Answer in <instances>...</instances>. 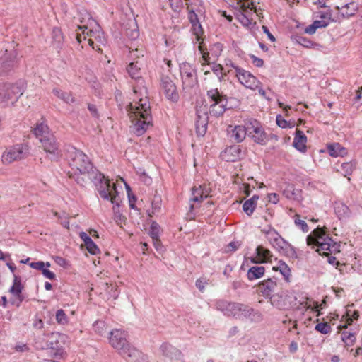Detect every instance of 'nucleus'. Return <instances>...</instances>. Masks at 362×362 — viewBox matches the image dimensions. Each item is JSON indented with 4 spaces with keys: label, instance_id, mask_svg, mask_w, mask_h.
I'll return each instance as SVG.
<instances>
[{
    "label": "nucleus",
    "instance_id": "8fccbe9b",
    "mask_svg": "<svg viewBox=\"0 0 362 362\" xmlns=\"http://www.w3.org/2000/svg\"><path fill=\"white\" fill-rule=\"evenodd\" d=\"M315 329L322 334H328L331 332V327L327 322H320L316 325Z\"/></svg>",
    "mask_w": 362,
    "mask_h": 362
},
{
    "label": "nucleus",
    "instance_id": "13d9d810",
    "mask_svg": "<svg viewBox=\"0 0 362 362\" xmlns=\"http://www.w3.org/2000/svg\"><path fill=\"white\" fill-rule=\"evenodd\" d=\"M95 331L98 332L99 334L103 335L106 330L105 325L103 322L96 321L93 325Z\"/></svg>",
    "mask_w": 362,
    "mask_h": 362
},
{
    "label": "nucleus",
    "instance_id": "c756f323",
    "mask_svg": "<svg viewBox=\"0 0 362 362\" xmlns=\"http://www.w3.org/2000/svg\"><path fill=\"white\" fill-rule=\"evenodd\" d=\"M327 151L329 155L332 157L344 156L346 154V148L342 147L338 143L329 145L327 147Z\"/></svg>",
    "mask_w": 362,
    "mask_h": 362
},
{
    "label": "nucleus",
    "instance_id": "473e14b6",
    "mask_svg": "<svg viewBox=\"0 0 362 362\" xmlns=\"http://www.w3.org/2000/svg\"><path fill=\"white\" fill-rule=\"evenodd\" d=\"M259 199V197L257 195L252 196V198L245 202L243 205V211L248 215L250 216L254 212L256 206L257 202Z\"/></svg>",
    "mask_w": 362,
    "mask_h": 362
},
{
    "label": "nucleus",
    "instance_id": "f03ea898",
    "mask_svg": "<svg viewBox=\"0 0 362 362\" xmlns=\"http://www.w3.org/2000/svg\"><path fill=\"white\" fill-rule=\"evenodd\" d=\"M127 110L132 123L131 132L136 136H141L152 126L150 103L146 95L140 98L139 100L130 103Z\"/></svg>",
    "mask_w": 362,
    "mask_h": 362
},
{
    "label": "nucleus",
    "instance_id": "4468645a",
    "mask_svg": "<svg viewBox=\"0 0 362 362\" xmlns=\"http://www.w3.org/2000/svg\"><path fill=\"white\" fill-rule=\"evenodd\" d=\"M235 76L246 88L256 90L261 85L260 81L255 76L243 68H237Z\"/></svg>",
    "mask_w": 362,
    "mask_h": 362
},
{
    "label": "nucleus",
    "instance_id": "6e6d98bb",
    "mask_svg": "<svg viewBox=\"0 0 362 362\" xmlns=\"http://www.w3.org/2000/svg\"><path fill=\"white\" fill-rule=\"evenodd\" d=\"M85 246L87 250L92 255H95L100 253V249L93 240L89 241Z\"/></svg>",
    "mask_w": 362,
    "mask_h": 362
},
{
    "label": "nucleus",
    "instance_id": "2eb2a0df",
    "mask_svg": "<svg viewBox=\"0 0 362 362\" xmlns=\"http://www.w3.org/2000/svg\"><path fill=\"white\" fill-rule=\"evenodd\" d=\"M180 72L184 89L192 88L197 84L196 71L189 64H183Z\"/></svg>",
    "mask_w": 362,
    "mask_h": 362
},
{
    "label": "nucleus",
    "instance_id": "72a5a7b5",
    "mask_svg": "<svg viewBox=\"0 0 362 362\" xmlns=\"http://www.w3.org/2000/svg\"><path fill=\"white\" fill-rule=\"evenodd\" d=\"M273 269L275 271H279L284 279L287 282L290 281L291 269L284 262L280 261L276 267H273Z\"/></svg>",
    "mask_w": 362,
    "mask_h": 362
},
{
    "label": "nucleus",
    "instance_id": "680f3d73",
    "mask_svg": "<svg viewBox=\"0 0 362 362\" xmlns=\"http://www.w3.org/2000/svg\"><path fill=\"white\" fill-rule=\"evenodd\" d=\"M168 1L170 2L171 8L174 11H178L182 6V0H168Z\"/></svg>",
    "mask_w": 362,
    "mask_h": 362
},
{
    "label": "nucleus",
    "instance_id": "6ab92c4d",
    "mask_svg": "<svg viewBox=\"0 0 362 362\" xmlns=\"http://www.w3.org/2000/svg\"><path fill=\"white\" fill-rule=\"evenodd\" d=\"M279 288L276 279H268L259 285V290L265 297H271Z\"/></svg>",
    "mask_w": 362,
    "mask_h": 362
},
{
    "label": "nucleus",
    "instance_id": "3c124183",
    "mask_svg": "<svg viewBox=\"0 0 362 362\" xmlns=\"http://www.w3.org/2000/svg\"><path fill=\"white\" fill-rule=\"evenodd\" d=\"M160 226L156 223L153 222L151 225L149 234L152 239H156L159 236Z\"/></svg>",
    "mask_w": 362,
    "mask_h": 362
},
{
    "label": "nucleus",
    "instance_id": "49530a36",
    "mask_svg": "<svg viewBox=\"0 0 362 362\" xmlns=\"http://www.w3.org/2000/svg\"><path fill=\"white\" fill-rule=\"evenodd\" d=\"M223 68L226 69L225 72L226 74H230L234 70L235 74H237V68H240L238 66L235 65L230 59H226L225 62V65Z\"/></svg>",
    "mask_w": 362,
    "mask_h": 362
},
{
    "label": "nucleus",
    "instance_id": "a18cd8bd",
    "mask_svg": "<svg viewBox=\"0 0 362 362\" xmlns=\"http://www.w3.org/2000/svg\"><path fill=\"white\" fill-rule=\"evenodd\" d=\"M285 197L289 199H296L297 197V192H295L293 186L292 185H287L286 187L283 191Z\"/></svg>",
    "mask_w": 362,
    "mask_h": 362
},
{
    "label": "nucleus",
    "instance_id": "7ed1b4c3",
    "mask_svg": "<svg viewBox=\"0 0 362 362\" xmlns=\"http://www.w3.org/2000/svg\"><path fill=\"white\" fill-rule=\"evenodd\" d=\"M84 16L80 18L81 25L78 26L76 38L78 43L86 41L93 49L100 51V47L105 45L106 39L100 27L90 15L84 11Z\"/></svg>",
    "mask_w": 362,
    "mask_h": 362
},
{
    "label": "nucleus",
    "instance_id": "1a4fd4ad",
    "mask_svg": "<svg viewBox=\"0 0 362 362\" xmlns=\"http://www.w3.org/2000/svg\"><path fill=\"white\" fill-rule=\"evenodd\" d=\"M237 6L239 11L236 13V18L245 27L250 28L255 23L251 18L254 9L253 3L250 0H238Z\"/></svg>",
    "mask_w": 362,
    "mask_h": 362
},
{
    "label": "nucleus",
    "instance_id": "9d476101",
    "mask_svg": "<svg viewBox=\"0 0 362 362\" xmlns=\"http://www.w3.org/2000/svg\"><path fill=\"white\" fill-rule=\"evenodd\" d=\"M27 146L16 145L7 148L1 156V161L5 165H8L13 161L21 160L28 155Z\"/></svg>",
    "mask_w": 362,
    "mask_h": 362
},
{
    "label": "nucleus",
    "instance_id": "aec40b11",
    "mask_svg": "<svg viewBox=\"0 0 362 362\" xmlns=\"http://www.w3.org/2000/svg\"><path fill=\"white\" fill-rule=\"evenodd\" d=\"M64 45V35L60 28H54L51 35L50 47L59 53Z\"/></svg>",
    "mask_w": 362,
    "mask_h": 362
},
{
    "label": "nucleus",
    "instance_id": "ea45409f",
    "mask_svg": "<svg viewBox=\"0 0 362 362\" xmlns=\"http://www.w3.org/2000/svg\"><path fill=\"white\" fill-rule=\"evenodd\" d=\"M55 319L57 322L60 325H66L69 323V318L62 309L57 310L55 314Z\"/></svg>",
    "mask_w": 362,
    "mask_h": 362
},
{
    "label": "nucleus",
    "instance_id": "bb28decb",
    "mask_svg": "<svg viewBox=\"0 0 362 362\" xmlns=\"http://www.w3.org/2000/svg\"><path fill=\"white\" fill-rule=\"evenodd\" d=\"M124 354H119L122 357L125 358L128 361H137L140 356H141V352L135 349L134 347L132 346L129 343H128L124 347Z\"/></svg>",
    "mask_w": 362,
    "mask_h": 362
},
{
    "label": "nucleus",
    "instance_id": "603ef678",
    "mask_svg": "<svg viewBox=\"0 0 362 362\" xmlns=\"http://www.w3.org/2000/svg\"><path fill=\"white\" fill-rule=\"evenodd\" d=\"M54 216H57L59 221H60V223L66 228L69 229V223L67 221L68 217L66 214L63 212L62 214H58L57 212L54 211L53 212Z\"/></svg>",
    "mask_w": 362,
    "mask_h": 362
},
{
    "label": "nucleus",
    "instance_id": "6e6552de",
    "mask_svg": "<svg viewBox=\"0 0 362 362\" xmlns=\"http://www.w3.org/2000/svg\"><path fill=\"white\" fill-rule=\"evenodd\" d=\"M207 96L210 103L209 113L214 117L222 115L228 104L227 98L221 93L217 88L211 89L207 91Z\"/></svg>",
    "mask_w": 362,
    "mask_h": 362
},
{
    "label": "nucleus",
    "instance_id": "58836bf2",
    "mask_svg": "<svg viewBox=\"0 0 362 362\" xmlns=\"http://www.w3.org/2000/svg\"><path fill=\"white\" fill-rule=\"evenodd\" d=\"M248 313L245 314V319H250L252 322H259L262 320V314L247 305Z\"/></svg>",
    "mask_w": 362,
    "mask_h": 362
},
{
    "label": "nucleus",
    "instance_id": "5701e85b",
    "mask_svg": "<svg viewBox=\"0 0 362 362\" xmlns=\"http://www.w3.org/2000/svg\"><path fill=\"white\" fill-rule=\"evenodd\" d=\"M256 257L252 259L254 263H264L271 262L272 254L269 250L264 248L262 245L257 246L256 248Z\"/></svg>",
    "mask_w": 362,
    "mask_h": 362
},
{
    "label": "nucleus",
    "instance_id": "f3484780",
    "mask_svg": "<svg viewBox=\"0 0 362 362\" xmlns=\"http://www.w3.org/2000/svg\"><path fill=\"white\" fill-rule=\"evenodd\" d=\"M161 89L166 98L172 102L179 100V94L177 88L173 81L168 76H163L160 81Z\"/></svg>",
    "mask_w": 362,
    "mask_h": 362
},
{
    "label": "nucleus",
    "instance_id": "e2e57ef3",
    "mask_svg": "<svg viewBox=\"0 0 362 362\" xmlns=\"http://www.w3.org/2000/svg\"><path fill=\"white\" fill-rule=\"evenodd\" d=\"M189 19L192 24L199 23L197 14L195 13L194 8L188 9Z\"/></svg>",
    "mask_w": 362,
    "mask_h": 362
},
{
    "label": "nucleus",
    "instance_id": "a878e982",
    "mask_svg": "<svg viewBox=\"0 0 362 362\" xmlns=\"http://www.w3.org/2000/svg\"><path fill=\"white\" fill-rule=\"evenodd\" d=\"M32 132L34 136L42 144V149L45 151V146L43 144V141L45 139V125L43 119L36 124V126L33 129Z\"/></svg>",
    "mask_w": 362,
    "mask_h": 362
},
{
    "label": "nucleus",
    "instance_id": "412c9836",
    "mask_svg": "<svg viewBox=\"0 0 362 362\" xmlns=\"http://www.w3.org/2000/svg\"><path fill=\"white\" fill-rule=\"evenodd\" d=\"M16 64V54L15 52L8 53L6 50V54L4 57L0 58V74L6 73L10 71Z\"/></svg>",
    "mask_w": 362,
    "mask_h": 362
},
{
    "label": "nucleus",
    "instance_id": "5fc2aeb1",
    "mask_svg": "<svg viewBox=\"0 0 362 362\" xmlns=\"http://www.w3.org/2000/svg\"><path fill=\"white\" fill-rule=\"evenodd\" d=\"M209 284V279L206 277H200L196 281L195 285L197 288L201 291L204 292L205 287Z\"/></svg>",
    "mask_w": 362,
    "mask_h": 362
},
{
    "label": "nucleus",
    "instance_id": "7c9ffc66",
    "mask_svg": "<svg viewBox=\"0 0 362 362\" xmlns=\"http://www.w3.org/2000/svg\"><path fill=\"white\" fill-rule=\"evenodd\" d=\"M336 8L340 11V14L344 18H349L354 14L356 7L354 3L346 4L341 7L337 6Z\"/></svg>",
    "mask_w": 362,
    "mask_h": 362
},
{
    "label": "nucleus",
    "instance_id": "de8ad7c7",
    "mask_svg": "<svg viewBox=\"0 0 362 362\" xmlns=\"http://www.w3.org/2000/svg\"><path fill=\"white\" fill-rule=\"evenodd\" d=\"M186 4L187 6V9L194 8H196V10L198 12H202V10L199 9L200 7L202 6V0H185Z\"/></svg>",
    "mask_w": 362,
    "mask_h": 362
},
{
    "label": "nucleus",
    "instance_id": "e433bc0d",
    "mask_svg": "<svg viewBox=\"0 0 362 362\" xmlns=\"http://www.w3.org/2000/svg\"><path fill=\"white\" fill-rule=\"evenodd\" d=\"M355 168V163L346 162L343 163L340 166V169H337V171L341 173L344 177H347L352 174Z\"/></svg>",
    "mask_w": 362,
    "mask_h": 362
},
{
    "label": "nucleus",
    "instance_id": "ddd939ff",
    "mask_svg": "<svg viewBox=\"0 0 362 362\" xmlns=\"http://www.w3.org/2000/svg\"><path fill=\"white\" fill-rule=\"evenodd\" d=\"M62 151L55 136L47 131V161L58 162L62 158Z\"/></svg>",
    "mask_w": 362,
    "mask_h": 362
},
{
    "label": "nucleus",
    "instance_id": "c03bdc74",
    "mask_svg": "<svg viewBox=\"0 0 362 362\" xmlns=\"http://www.w3.org/2000/svg\"><path fill=\"white\" fill-rule=\"evenodd\" d=\"M213 72L217 76L219 81H221L225 76H226L225 70L226 69L221 64H214L211 67Z\"/></svg>",
    "mask_w": 362,
    "mask_h": 362
},
{
    "label": "nucleus",
    "instance_id": "dca6fc26",
    "mask_svg": "<svg viewBox=\"0 0 362 362\" xmlns=\"http://www.w3.org/2000/svg\"><path fill=\"white\" fill-rule=\"evenodd\" d=\"M262 232L265 235L270 244L277 250L279 248L287 247V242L271 226L264 228L262 229Z\"/></svg>",
    "mask_w": 362,
    "mask_h": 362
},
{
    "label": "nucleus",
    "instance_id": "f8f14e48",
    "mask_svg": "<svg viewBox=\"0 0 362 362\" xmlns=\"http://www.w3.org/2000/svg\"><path fill=\"white\" fill-rule=\"evenodd\" d=\"M127 332L122 329H115L110 332L109 343L119 354H124V347L129 343Z\"/></svg>",
    "mask_w": 362,
    "mask_h": 362
},
{
    "label": "nucleus",
    "instance_id": "f704fd0d",
    "mask_svg": "<svg viewBox=\"0 0 362 362\" xmlns=\"http://www.w3.org/2000/svg\"><path fill=\"white\" fill-rule=\"evenodd\" d=\"M125 35L132 40H134L139 37V33L134 20L130 21L129 27L125 29Z\"/></svg>",
    "mask_w": 362,
    "mask_h": 362
},
{
    "label": "nucleus",
    "instance_id": "0e129e2a",
    "mask_svg": "<svg viewBox=\"0 0 362 362\" xmlns=\"http://www.w3.org/2000/svg\"><path fill=\"white\" fill-rule=\"evenodd\" d=\"M298 42L305 47H310L313 45L311 41L303 37H299Z\"/></svg>",
    "mask_w": 362,
    "mask_h": 362
},
{
    "label": "nucleus",
    "instance_id": "79ce46f5",
    "mask_svg": "<svg viewBox=\"0 0 362 362\" xmlns=\"http://www.w3.org/2000/svg\"><path fill=\"white\" fill-rule=\"evenodd\" d=\"M198 117L199 120H197L196 123L197 133L199 136H204L206 132L207 123L205 119L201 120L200 116H198Z\"/></svg>",
    "mask_w": 362,
    "mask_h": 362
},
{
    "label": "nucleus",
    "instance_id": "f257e3e1",
    "mask_svg": "<svg viewBox=\"0 0 362 362\" xmlns=\"http://www.w3.org/2000/svg\"><path fill=\"white\" fill-rule=\"evenodd\" d=\"M66 160L71 170L68 174L76 182L82 186L88 182H99L98 191L100 197L117 206L121 202L119 193L115 183L106 178L103 174L95 169L88 157L81 151L74 147L67 151Z\"/></svg>",
    "mask_w": 362,
    "mask_h": 362
},
{
    "label": "nucleus",
    "instance_id": "09e8293b",
    "mask_svg": "<svg viewBox=\"0 0 362 362\" xmlns=\"http://www.w3.org/2000/svg\"><path fill=\"white\" fill-rule=\"evenodd\" d=\"M192 29L193 33L196 36V39L197 42H199L201 40V36L203 34V29L199 22L197 23L192 24Z\"/></svg>",
    "mask_w": 362,
    "mask_h": 362
},
{
    "label": "nucleus",
    "instance_id": "4d7b16f0",
    "mask_svg": "<svg viewBox=\"0 0 362 362\" xmlns=\"http://www.w3.org/2000/svg\"><path fill=\"white\" fill-rule=\"evenodd\" d=\"M294 222H295V224L297 226H298L299 228H300L301 230L303 232H308V226L306 222L305 221H303V220L300 219V216L299 215H296L295 216Z\"/></svg>",
    "mask_w": 362,
    "mask_h": 362
},
{
    "label": "nucleus",
    "instance_id": "864d4df0",
    "mask_svg": "<svg viewBox=\"0 0 362 362\" xmlns=\"http://www.w3.org/2000/svg\"><path fill=\"white\" fill-rule=\"evenodd\" d=\"M278 250L279 252L284 253L288 257H296V252L295 250L288 243H287V247H285L284 248H279Z\"/></svg>",
    "mask_w": 362,
    "mask_h": 362
},
{
    "label": "nucleus",
    "instance_id": "423d86ee",
    "mask_svg": "<svg viewBox=\"0 0 362 362\" xmlns=\"http://www.w3.org/2000/svg\"><path fill=\"white\" fill-rule=\"evenodd\" d=\"M63 336L59 333H52L47 339V356L51 359H47V362H59L58 360L63 358L64 351L63 349Z\"/></svg>",
    "mask_w": 362,
    "mask_h": 362
},
{
    "label": "nucleus",
    "instance_id": "052dcab7",
    "mask_svg": "<svg viewBox=\"0 0 362 362\" xmlns=\"http://www.w3.org/2000/svg\"><path fill=\"white\" fill-rule=\"evenodd\" d=\"M276 124L281 128L292 127L293 125H290L289 123L284 119L281 115L276 117Z\"/></svg>",
    "mask_w": 362,
    "mask_h": 362
},
{
    "label": "nucleus",
    "instance_id": "a211bd4d",
    "mask_svg": "<svg viewBox=\"0 0 362 362\" xmlns=\"http://www.w3.org/2000/svg\"><path fill=\"white\" fill-rule=\"evenodd\" d=\"M247 130L246 124L245 126L237 125L235 127L229 125L227 129L229 136L236 143L242 142L245 139Z\"/></svg>",
    "mask_w": 362,
    "mask_h": 362
},
{
    "label": "nucleus",
    "instance_id": "774afa93",
    "mask_svg": "<svg viewBox=\"0 0 362 362\" xmlns=\"http://www.w3.org/2000/svg\"><path fill=\"white\" fill-rule=\"evenodd\" d=\"M88 109L93 117L98 118L99 115L95 105L88 104Z\"/></svg>",
    "mask_w": 362,
    "mask_h": 362
},
{
    "label": "nucleus",
    "instance_id": "cd10ccee",
    "mask_svg": "<svg viewBox=\"0 0 362 362\" xmlns=\"http://www.w3.org/2000/svg\"><path fill=\"white\" fill-rule=\"evenodd\" d=\"M240 153L239 146H231L225 150L223 156L227 161H235L239 158Z\"/></svg>",
    "mask_w": 362,
    "mask_h": 362
},
{
    "label": "nucleus",
    "instance_id": "4be33fe9",
    "mask_svg": "<svg viewBox=\"0 0 362 362\" xmlns=\"http://www.w3.org/2000/svg\"><path fill=\"white\" fill-rule=\"evenodd\" d=\"M211 192V189L206 185H199L198 187L194 186L192 188V197L190 202H200L203 199L207 198Z\"/></svg>",
    "mask_w": 362,
    "mask_h": 362
},
{
    "label": "nucleus",
    "instance_id": "0eeeda50",
    "mask_svg": "<svg viewBox=\"0 0 362 362\" xmlns=\"http://www.w3.org/2000/svg\"><path fill=\"white\" fill-rule=\"evenodd\" d=\"M24 88L19 83H4L0 84V103L14 105L23 94Z\"/></svg>",
    "mask_w": 362,
    "mask_h": 362
},
{
    "label": "nucleus",
    "instance_id": "393cba45",
    "mask_svg": "<svg viewBox=\"0 0 362 362\" xmlns=\"http://www.w3.org/2000/svg\"><path fill=\"white\" fill-rule=\"evenodd\" d=\"M307 137L303 132L296 129V136L293 139V146L299 151L305 152L306 151Z\"/></svg>",
    "mask_w": 362,
    "mask_h": 362
},
{
    "label": "nucleus",
    "instance_id": "37998d69",
    "mask_svg": "<svg viewBox=\"0 0 362 362\" xmlns=\"http://www.w3.org/2000/svg\"><path fill=\"white\" fill-rule=\"evenodd\" d=\"M199 50L200 52V53L202 54V64H204L205 63H209V61L211 59L209 55V52L206 51V48L204 47V45L203 44V42H199Z\"/></svg>",
    "mask_w": 362,
    "mask_h": 362
},
{
    "label": "nucleus",
    "instance_id": "a19ab883",
    "mask_svg": "<svg viewBox=\"0 0 362 362\" xmlns=\"http://www.w3.org/2000/svg\"><path fill=\"white\" fill-rule=\"evenodd\" d=\"M341 337L346 346H351L356 341V337L353 333L343 332Z\"/></svg>",
    "mask_w": 362,
    "mask_h": 362
},
{
    "label": "nucleus",
    "instance_id": "c9c22d12",
    "mask_svg": "<svg viewBox=\"0 0 362 362\" xmlns=\"http://www.w3.org/2000/svg\"><path fill=\"white\" fill-rule=\"evenodd\" d=\"M53 93L56 96L68 104H71L75 101L71 92H64L60 89L54 88Z\"/></svg>",
    "mask_w": 362,
    "mask_h": 362
},
{
    "label": "nucleus",
    "instance_id": "9b49d317",
    "mask_svg": "<svg viewBox=\"0 0 362 362\" xmlns=\"http://www.w3.org/2000/svg\"><path fill=\"white\" fill-rule=\"evenodd\" d=\"M247 127V134L257 144H264L267 141L266 134L260 124L255 119H250L246 122Z\"/></svg>",
    "mask_w": 362,
    "mask_h": 362
},
{
    "label": "nucleus",
    "instance_id": "20e7f679",
    "mask_svg": "<svg viewBox=\"0 0 362 362\" xmlns=\"http://www.w3.org/2000/svg\"><path fill=\"white\" fill-rule=\"evenodd\" d=\"M306 240L308 245H316V251L320 254L327 255L328 252L332 253L338 250L337 244L320 228L315 229L313 235H309Z\"/></svg>",
    "mask_w": 362,
    "mask_h": 362
},
{
    "label": "nucleus",
    "instance_id": "bf43d9fd",
    "mask_svg": "<svg viewBox=\"0 0 362 362\" xmlns=\"http://www.w3.org/2000/svg\"><path fill=\"white\" fill-rule=\"evenodd\" d=\"M30 266L33 269L41 271L42 274L45 276V264L44 262H32L30 264Z\"/></svg>",
    "mask_w": 362,
    "mask_h": 362
},
{
    "label": "nucleus",
    "instance_id": "39448f33",
    "mask_svg": "<svg viewBox=\"0 0 362 362\" xmlns=\"http://www.w3.org/2000/svg\"><path fill=\"white\" fill-rule=\"evenodd\" d=\"M216 309L228 317L236 319L245 320V314L248 313L247 305L235 302H229L225 300H218L216 303Z\"/></svg>",
    "mask_w": 362,
    "mask_h": 362
},
{
    "label": "nucleus",
    "instance_id": "69168bd1",
    "mask_svg": "<svg viewBox=\"0 0 362 362\" xmlns=\"http://www.w3.org/2000/svg\"><path fill=\"white\" fill-rule=\"evenodd\" d=\"M329 21H326L324 20L322 21H315L313 23L317 28H325L329 25Z\"/></svg>",
    "mask_w": 362,
    "mask_h": 362
},
{
    "label": "nucleus",
    "instance_id": "4c0bfd02",
    "mask_svg": "<svg viewBox=\"0 0 362 362\" xmlns=\"http://www.w3.org/2000/svg\"><path fill=\"white\" fill-rule=\"evenodd\" d=\"M334 209L339 218L346 217L350 214L349 207L342 202H337Z\"/></svg>",
    "mask_w": 362,
    "mask_h": 362
},
{
    "label": "nucleus",
    "instance_id": "c85d7f7f",
    "mask_svg": "<svg viewBox=\"0 0 362 362\" xmlns=\"http://www.w3.org/2000/svg\"><path fill=\"white\" fill-rule=\"evenodd\" d=\"M265 272V269L262 266H254L247 271V278L249 280H255L261 278Z\"/></svg>",
    "mask_w": 362,
    "mask_h": 362
},
{
    "label": "nucleus",
    "instance_id": "338daca9",
    "mask_svg": "<svg viewBox=\"0 0 362 362\" xmlns=\"http://www.w3.org/2000/svg\"><path fill=\"white\" fill-rule=\"evenodd\" d=\"M251 58L252 59V64L257 66V67H262L264 64V61L260 59V58H258L254 55H252L251 56Z\"/></svg>",
    "mask_w": 362,
    "mask_h": 362
},
{
    "label": "nucleus",
    "instance_id": "2f4dec72",
    "mask_svg": "<svg viewBox=\"0 0 362 362\" xmlns=\"http://www.w3.org/2000/svg\"><path fill=\"white\" fill-rule=\"evenodd\" d=\"M139 62H131L127 66V71L129 76L135 80L139 79L141 76V68L139 65Z\"/></svg>",
    "mask_w": 362,
    "mask_h": 362
},
{
    "label": "nucleus",
    "instance_id": "b1692460",
    "mask_svg": "<svg viewBox=\"0 0 362 362\" xmlns=\"http://www.w3.org/2000/svg\"><path fill=\"white\" fill-rule=\"evenodd\" d=\"M22 289L23 286L21 285V279L17 276L14 275L13 284L10 288V292L16 298V300L13 303H16V301L18 306L23 301Z\"/></svg>",
    "mask_w": 362,
    "mask_h": 362
}]
</instances>
